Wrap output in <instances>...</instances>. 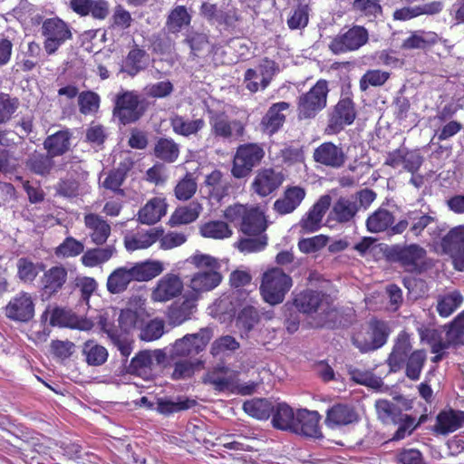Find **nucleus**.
<instances>
[{
    "mask_svg": "<svg viewBox=\"0 0 464 464\" xmlns=\"http://www.w3.org/2000/svg\"><path fill=\"white\" fill-rule=\"evenodd\" d=\"M197 404L195 400L178 398L177 401L160 399L157 403V411L164 415H169L180 411L188 410Z\"/></svg>",
    "mask_w": 464,
    "mask_h": 464,
    "instance_id": "obj_56",
    "label": "nucleus"
},
{
    "mask_svg": "<svg viewBox=\"0 0 464 464\" xmlns=\"http://www.w3.org/2000/svg\"><path fill=\"white\" fill-rule=\"evenodd\" d=\"M165 360L166 353L163 350L141 351L132 358L129 368L132 373L149 380L153 376L155 366L163 363Z\"/></svg>",
    "mask_w": 464,
    "mask_h": 464,
    "instance_id": "obj_14",
    "label": "nucleus"
},
{
    "mask_svg": "<svg viewBox=\"0 0 464 464\" xmlns=\"http://www.w3.org/2000/svg\"><path fill=\"white\" fill-rule=\"evenodd\" d=\"M390 332L388 323L372 319L369 323V329L366 334L354 335L353 343L362 353L374 351L386 343Z\"/></svg>",
    "mask_w": 464,
    "mask_h": 464,
    "instance_id": "obj_9",
    "label": "nucleus"
},
{
    "mask_svg": "<svg viewBox=\"0 0 464 464\" xmlns=\"http://www.w3.org/2000/svg\"><path fill=\"white\" fill-rule=\"evenodd\" d=\"M84 225L92 242L95 245L104 244L111 235V226L97 214L85 215Z\"/></svg>",
    "mask_w": 464,
    "mask_h": 464,
    "instance_id": "obj_32",
    "label": "nucleus"
},
{
    "mask_svg": "<svg viewBox=\"0 0 464 464\" xmlns=\"http://www.w3.org/2000/svg\"><path fill=\"white\" fill-rule=\"evenodd\" d=\"M313 159L324 167L337 169L344 165L347 156L342 147L327 141L314 149Z\"/></svg>",
    "mask_w": 464,
    "mask_h": 464,
    "instance_id": "obj_19",
    "label": "nucleus"
},
{
    "mask_svg": "<svg viewBox=\"0 0 464 464\" xmlns=\"http://www.w3.org/2000/svg\"><path fill=\"white\" fill-rule=\"evenodd\" d=\"M50 324L53 326L68 327L81 331H89L93 326L90 320L80 318L71 312L58 307L52 311Z\"/></svg>",
    "mask_w": 464,
    "mask_h": 464,
    "instance_id": "obj_29",
    "label": "nucleus"
},
{
    "mask_svg": "<svg viewBox=\"0 0 464 464\" xmlns=\"http://www.w3.org/2000/svg\"><path fill=\"white\" fill-rule=\"evenodd\" d=\"M244 411L257 420H267L273 411V404L266 399L255 398L243 404Z\"/></svg>",
    "mask_w": 464,
    "mask_h": 464,
    "instance_id": "obj_51",
    "label": "nucleus"
},
{
    "mask_svg": "<svg viewBox=\"0 0 464 464\" xmlns=\"http://www.w3.org/2000/svg\"><path fill=\"white\" fill-rule=\"evenodd\" d=\"M427 354L424 350H415L405 360V375L411 381H418L425 365Z\"/></svg>",
    "mask_w": 464,
    "mask_h": 464,
    "instance_id": "obj_50",
    "label": "nucleus"
},
{
    "mask_svg": "<svg viewBox=\"0 0 464 464\" xmlns=\"http://www.w3.org/2000/svg\"><path fill=\"white\" fill-rule=\"evenodd\" d=\"M184 284L180 276L174 273H167L161 276L151 291V300L165 303L181 295Z\"/></svg>",
    "mask_w": 464,
    "mask_h": 464,
    "instance_id": "obj_16",
    "label": "nucleus"
},
{
    "mask_svg": "<svg viewBox=\"0 0 464 464\" xmlns=\"http://www.w3.org/2000/svg\"><path fill=\"white\" fill-rule=\"evenodd\" d=\"M352 10L368 18H376L382 14L380 0H353Z\"/></svg>",
    "mask_w": 464,
    "mask_h": 464,
    "instance_id": "obj_63",
    "label": "nucleus"
},
{
    "mask_svg": "<svg viewBox=\"0 0 464 464\" xmlns=\"http://www.w3.org/2000/svg\"><path fill=\"white\" fill-rule=\"evenodd\" d=\"M206 381L218 391L229 390L235 384L236 374L229 368L221 365L209 371Z\"/></svg>",
    "mask_w": 464,
    "mask_h": 464,
    "instance_id": "obj_44",
    "label": "nucleus"
},
{
    "mask_svg": "<svg viewBox=\"0 0 464 464\" xmlns=\"http://www.w3.org/2000/svg\"><path fill=\"white\" fill-rule=\"evenodd\" d=\"M320 420L318 411L299 409L296 411L293 433L314 439L321 438L323 435L319 426Z\"/></svg>",
    "mask_w": 464,
    "mask_h": 464,
    "instance_id": "obj_21",
    "label": "nucleus"
},
{
    "mask_svg": "<svg viewBox=\"0 0 464 464\" xmlns=\"http://www.w3.org/2000/svg\"><path fill=\"white\" fill-rule=\"evenodd\" d=\"M53 157L48 152L42 153L34 150L31 153L26 161V168L33 173L40 176H47L54 166Z\"/></svg>",
    "mask_w": 464,
    "mask_h": 464,
    "instance_id": "obj_41",
    "label": "nucleus"
},
{
    "mask_svg": "<svg viewBox=\"0 0 464 464\" xmlns=\"http://www.w3.org/2000/svg\"><path fill=\"white\" fill-rule=\"evenodd\" d=\"M289 107L290 104L286 102L274 103L261 121L263 130L269 135L276 133L285 121L283 111H287Z\"/></svg>",
    "mask_w": 464,
    "mask_h": 464,
    "instance_id": "obj_35",
    "label": "nucleus"
},
{
    "mask_svg": "<svg viewBox=\"0 0 464 464\" xmlns=\"http://www.w3.org/2000/svg\"><path fill=\"white\" fill-rule=\"evenodd\" d=\"M440 40L439 35L431 31L418 30L406 38L401 44L405 50L426 49L437 44Z\"/></svg>",
    "mask_w": 464,
    "mask_h": 464,
    "instance_id": "obj_45",
    "label": "nucleus"
},
{
    "mask_svg": "<svg viewBox=\"0 0 464 464\" xmlns=\"http://www.w3.org/2000/svg\"><path fill=\"white\" fill-rule=\"evenodd\" d=\"M17 277L23 283H33L45 266L42 262H33L28 257H21L17 260Z\"/></svg>",
    "mask_w": 464,
    "mask_h": 464,
    "instance_id": "obj_49",
    "label": "nucleus"
},
{
    "mask_svg": "<svg viewBox=\"0 0 464 464\" xmlns=\"http://www.w3.org/2000/svg\"><path fill=\"white\" fill-rule=\"evenodd\" d=\"M266 221L264 212L257 208H250L241 222V231L246 235L265 234Z\"/></svg>",
    "mask_w": 464,
    "mask_h": 464,
    "instance_id": "obj_40",
    "label": "nucleus"
},
{
    "mask_svg": "<svg viewBox=\"0 0 464 464\" xmlns=\"http://www.w3.org/2000/svg\"><path fill=\"white\" fill-rule=\"evenodd\" d=\"M169 123L173 132L183 137L197 135L206 126L202 118L191 120L179 114L172 115Z\"/></svg>",
    "mask_w": 464,
    "mask_h": 464,
    "instance_id": "obj_36",
    "label": "nucleus"
},
{
    "mask_svg": "<svg viewBox=\"0 0 464 464\" xmlns=\"http://www.w3.org/2000/svg\"><path fill=\"white\" fill-rule=\"evenodd\" d=\"M356 118V109L351 93H343L330 114L328 128L337 133L351 125Z\"/></svg>",
    "mask_w": 464,
    "mask_h": 464,
    "instance_id": "obj_13",
    "label": "nucleus"
},
{
    "mask_svg": "<svg viewBox=\"0 0 464 464\" xmlns=\"http://www.w3.org/2000/svg\"><path fill=\"white\" fill-rule=\"evenodd\" d=\"M115 248L111 246L106 247H98L86 251L81 257L83 266L87 267H94L110 260Z\"/></svg>",
    "mask_w": 464,
    "mask_h": 464,
    "instance_id": "obj_54",
    "label": "nucleus"
},
{
    "mask_svg": "<svg viewBox=\"0 0 464 464\" xmlns=\"http://www.w3.org/2000/svg\"><path fill=\"white\" fill-rule=\"evenodd\" d=\"M145 111V106L138 94L125 92L118 95L113 114L122 124L138 121Z\"/></svg>",
    "mask_w": 464,
    "mask_h": 464,
    "instance_id": "obj_12",
    "label": "nucleus"
},
{
    "mask_svg": "<svg viewBox=\"0 0 464 464\" xmlns=\"http://www.w3.org/2000/svg\"><path fill=\"white\" fill-rule=\"evenodd\" d=\"M164 270L160 260H146L131 266H124L113 270L107 279V290L113 295L123 293L132 281H150Z\"/></svg>",
    "mask_w": 464,
    "mask_h": 464,
    "instance_id": "obj_1",
    "label": "nucleus"
},
{
    "mask_svg": "<svg viewBox=\"0 0 464 464\" xmlns=\"http://www.w3.org/2000/svg\"><path fill=\"white\" fill-rule=\"evenodd\" d=\"M441 10V5L437 2L425 4L417 6H406L393 12V19L406 21L420 14H434Z\"/></svg>",
    "mask_w": 464,
    "mask_h": 464,
    "instance_id": "obj_46",
    "label": "nucleus"
},
{
    "mask_svg": "<svg viewBox=\"0 0 464 464\" xmlns=\"http://www.w3.org/2000/svg\"><path fill=\"white\" fill-rule=\"evenodd\" d=\"M378 418L384 423L397 422L401 413L399 407L388 400H378L375 402Z\"/></svg>",
    "mask_w": 464,
    "mask_h": 464,
    "instance_id": "obj_64",
    "label": "nucleus"
},
{
    "mask_svg": "<svg viewBox=\"0 0 464 464\" xmlns=\"http://www.w3.org/2000/svg\"><path fill=\"white\" fill-rule=\"evenodd\" d=\"M411 348L410 334L401 332L395 339L392 353L387 359L391 372H396L403 367Z\"/></svg>",
    "mask_w": 464,
    "mask_h": 464,
    "instance_id": "obj_23",
    "label": "nucleus"
},
{
    "mask_svg": "<svg viewBox=\"0 0 464 464\" xmlns=\"http://www.w3.org/2000/svg\"><path fill=\"white\" fill-rule=\"evenodd\" d=\"M198 184L191 173H187L174 188L177 199L186 201L190 199L197 192Z\"/></svg>",
    "mask_w": 464,
    "mask_h": 464,
    "instance_id": "obj_60",
    "label": "nucleus"
},
{
    "mask_svg": "<svg viewBox=\"0 0 464 464\" xmlns=\"http://www.w3.org/2000/svg\"><path fill=\"white\" fill-rule=\"evenodd\" d=\"M209 124L211 131L216 137L228 141L237 140L245 132V126L240 121L229 120L225 113H212Z\"/></svg>",
    "mask_w": 464,
    "mask_h": 464,
    "instance_id": "obj_15",
    "label": "nucleus"
},
{
    "mask_svg": "<svg viewBox=\"0 0 464 464\" xmlns=\"http://www.w3.org/2000/svg\"><path fill=\"white\" fill-rule=\"evenodd\" d=\"M296 309L304 314H316V326L331 327L337 321L338 311L333 306L325 294L306 289L297 294L294 299Z\"/></svg>",
    "mask_w": 464,
    "mask_h": 464,
    "instance_id": "obj_2",
    "label": "nucleus"
},
{
    "mask_svg": "<svg viewBox=\"0 0 464 464\" xmlns=\"http://www.w3.org/2000/svg\"><path fill=\"white\" fill-rule=\"evenodd\" d=\"M408 222L410 223L408 234L414 237L422 236L424 230L427 229L430 238L437 240L446 230L445 225L439 221L436 211L430 209L429 211L422 209L408 211Z\"/></svg>",
    "mask_w": 464,
    "mask_h": 464,
    "instance_id": "obj_6",
    "label": "nucleus"
},
{
    "mask_svg": "<svg viewBox=\"0 0 464 464\" xmlns=\"http://www.w3.org/2000/svg\"><path fill=\"white\" fill-rule=\"evenodd\" d=\"M330 205L331 197L329 195L322 196L301 219L302 229L306 233L317 231L322 226L323 218Z\"/></svg>",
    "mask_w": 464,
    "mask_h": 464,
    "instance_id": "obj_22",
    "label": "nucleus"
},
{
    "mask_svg": "<svg viewBox=\"0 0 464 464\" xmlns=\"http://www.w3.org/2000/svg\"><path fill=\"white\" fill-rule=\"evenodd\" d=\"M360 416L355 407L347 403H337L326 411L325 425L329 428H340L358 423Z\"/></svg>",
    "mask_w": 464,
    "mask_h": 464,
    "instance_id": "obj_20",
    "label": "nucleus"
},
{
    "mask_svg": "<svg viewBox=\"0 0 464 464\" xmlns=\"http://www.w3.org/2000/svg\"><path fill=\"white\" fill-rule=\"evenodd\" d=\"M68 272L63 266H54L46 270L40 279L42 290L47 295L58 293L67 281Z\"/></svg>",
    "mask_w": 464,
    "mask_h": 464,
    "instance_id": "obj_30",
    "label": "nucleus"
},
{
    "mask_svg": "<svg viewBox=\"0 0 464 464\" xmlns=\"http://www.w3.org/2000/svg\"><path fill=\"white\" fill-rule=\"evenodd\" d=\"M84 245L82 242L72 237H67L56 248L55 255L58 257H74L83 253Z\"/></svg>",
    "mask_w": 464,
    "mask_h": 464,
    "instance_id": "obj_61",
    "label": "nucleus"
},
{
    "mask_svg": "<svg viewBox=\"0 0 464 464\" xmlns=\"http://www.w3.org/2000/svg\"><path fill=\"white\" fill-rule=\"evenodd\" d=\"M388 257L405 272L411 274H421L429 266L426 249L415 243L393 246Z\"/></svg>",
    "mask_w": 464,
    "mask_h": 464,
    "instance_id": "obj_3",
    "label": "nucleus"
},
{
    "mask_svg": "<svg viewBox=\"0 0 464 464\" xmlns=\"http://www.w3.org/2000/svg\"><path fill=\"white\" fill-rule=\"evenodd\" d=\"M394 222L392 212L384 208H378L371 214L366 220V227L371 233H380L387 230Z\"/></svg>",
    "mask_w": 464,
    "mask_h": 464,
    "instance_id": "obj_48",
    "label": "nucleus"
},
{
    "mask_svg": "<svg viewBox=\"0 0 464 464\" xmlns=\"http://www.w3.org/2000/svg\"><path fill=\"white\" fill-rule=\"evenodd\" d=\"M222 281V276L216 270H200L195 273L190 279L188 286L192 295L208 292L216 288Z\"/></svg>",
    "mask_w": 464,
    "mask_h": 464,
    "instance_id": "obj_33",
    "label": "nucleus"
},
{
    "mask_svg": "<svg viewBox=\"0 0 464 464\" xmlns=\"http://www.w3.org/2000/svg\"><path fill=\"white\" fill-rule=\"evenodd\" d=\"M264 156V149L256 143L240 145L234 155L231 174L236 179H243L249 176Z\"/></svg>",
    "mask_w": 464,
    "mask_h": 464,
    "instance_id": "obj_8",
    "label": "nucleus"
},
{
    "mask_svg": "<svg viewBox=\"0 0 464 464\" xmlns=\"http://www.w3.org/2000/svg\"><path fill=\"white\" fill-rule=\"evenodd\" d=\"M424 419L425 417L421 416L420 420L416 421L414 417L401 413L399 417H397L396 423L399 424V427L392 437V440H401L410 436Z\"/></svg>",
    "mask_w": 464,
    "mask_h": 464,
    "instance_id": "obj_59",
    "label": "nucleus"
},
{
    "mask_svg": "<svg viewBox=\"0 0 464 464\" xmlns=\"http://www.w3.org/2000/svg\"><path fill=\"white\" fill-rule=\"evenodd\" d=\"M464 298L459 291L454 290L438 298L437 312L442 317L450 316L460 306Z\"/></svg>",
    "mask_w": 464,
    "mask_h": 464,
    "instance_id": "obj_55",
    "label": "nucleus"
},
{
    "mask_svg": "<svg viewBox=\"0 0 464 464\" xmlns=\"http://www.w3.org/2000/svg\"><path fill=\"white\" fill-rule=\"evenodd\" d=\"M72 133L68 129H62L48 135L44 140V149L53 158L63 156L71 149Z\"/></svg>",
    "mask_w": 464,
    "mask_h": 464,
    "instance_id": "obj_31",
    "label": "nucleus"
},
{
    "mask_svg": "<svg viewBox=\"0 0 464 464\" xmlns=\"http://www.w3.org/2000/svg\"><path fill=\"white\" fill-rule=\"evenodd\" d=\"M154 154L158 159L172 163L179 158V144L170 138H160L155 144Z\"/></svg>",
    "mask_w": 464,
    "mask_h": 464,
    "instance_id": "obj_52",
    "label": "nucleus"
},
{
    "mask_svg": "<svg viewBox=\"0 0 464 464\" xmlns=\"http://www.w3.org/2000/svg\"><path fill=\"white\" fill-rule=\"evenodd\" d=\"M390 72L381 70H368L360 79L359 86L362 92H365L370 86H382L390 78Z\"/></svg>",
    "mask_w": 464,
    "mask_h": 464,
    "instance_id": "obj_62",
    "label": "nucleus"
},
{
    "mask_svg": "<svg viewBox=\"0 0 464 464\" xmlns=\"http://www.w3.org/2000/svg\"><path fill=\"white\" fill-rule=\"evenodd\" d=\"M284 177L272 169L260 170L252 184L254 191L261 197L268 196L283 183Z\"/></svg>",
    "mask_w": 464,
    "mask_h": 464,
    "instance_id": "obj_27",
    "label": "nucleus"
},
{
    "mask_svg": "<svg viewBox=\"0 0 464 464\" xmlns=\"http://www.w3.org/2000/svg\"><path fill=\"white\" fill-rule=\"evenodd\" d=\"M5 315L17 322H28L34 315V303L31 294L21 291L6 304Z\"/></svg>",
    "mask_w": 464,
    "mask_h": 464,
    "instance_id": "obj_17",
    "label": "nucleus"
},
{
    "mask_svg": "<svg viewBox=\"0 0 464 464\" xmlns=\"http://www.w3.org/2000/svg\"><path fill=\"white\" fill-rule=\"evenodd\" d=\"M292 286V278L279 268H273L263 275L260 291L264 300L270 304L283 302Z\"/></svg>",
    "mask_w": 464,
    "mask_h": 464,
    "instance_id": "obj_5",
    "label": "nucleus"
},
{
    "mask_svg": "<svg viewBox=\"0 0 464 464\" xmlns=\"http://www.w3.org/2000/svg\"><path fill=\"white\" fill-rule=\"evenodd\" d=\"M464 426V411L453 409L443 410L436 417L433 431L440 435H448Z\"/></svg>",
    "mask_w": 464,
    "mask_h": 464,
    "instance_id": "obj_25",
    "label": "nucleus"
},
{
    "mask_svg": "<svg viewBox=\"0 0 464 464\" xmlns=\"http://www.w3.org/2000/svg\"><path fill=\"white\" fill-rule=\"evenodd\" d=\"M212 337L209 328H201L196 334H188L176 340L171 348V357H193L201 353Z\"/></svg>",
    "mask_w": 464,
    "mask_h": 464,
    "instance_id": "obj_11",
    "label": "nucleus"
},
{
    "mask_svg": "<svg viewBox=\"0 0 464 464\" xmlns=\"http://www.w3.org/2000/svg\"><path fill=\"white\" fill-rule=\"evenodd\" d=\"M267 245V237L266 234H257L247 236L236 243L237 248L245 254L262 251Z\"/></svg>",
    "mask_w": 464,
    "mask_h": 464,
    "instance_id": "obj_58",
    "label": "nucleus"
},
{
    "mask_svg": "<svg viewBox=\"0 0 464 464\" xmlns=\"http://www.w3.org/2000/svg\"><path fill=\"white\" fill-rule=\"evenodd\" d=\"M147 317L143 307L126 308L121 311L119 315V325L123 332H130L132 329L140 328L143 325Z\"/></svg>",
    "mask_w": 464,
    "mask_h": 464,
    "instance_id": "obj_42",
    "label": "nucleus"
},
{
    "mask_svg": "<svg viewBox=\"0 0 464 464\" xmlns=\"http://www.w3.org/2000/svg\"><path fill=\"white\" fill-rule=\"evenodd\" d=\"M359 211L356 198L351 195L342 196L334 203L329 218L338 223H348L352 221Z\"/></svg>",
    "mask_w": 464,
    "mask_h": 464,
    "instance_id": "obj_26",
    "label": "nucleus"
},
{
    "mask_svg": "<svg viewBox=\"0 0 464 464\" xmlns=\"http://www.w3.org/2000/svg\"><path fill=\"white\" fill-rule=\"evenodd\" d=\"M272 425L275 429L293 432L296 411L295 412L285 402H279L273 405Z\"/></svg>",
    "mask_w": 464,
    "mask_h": 464,
    "instance_id": "obj_38",
    "label": "nucleus"
},
{
    "mask_svg": "<svg viewBox=\"0 0 464 464\" xmlns=\"http://www.w3.org/2000/svg\"><path fill=\"white\" fill-rule=\"evenodd\" d=\"M200 235L206 238L222 240L232 236L228 225L221 220H213L202 224L199 227Z\"/></svg>",
    "mask_w": 464,
    "mask_h": 464,
    "instance_id": "obj_53",
    "label": "nucleus"
},
{
    "mask_svg": "<svg viewBox=\"0 0 464 464\" xmlns=\"http://www.w3.org/2000/svg\"><path fill=\"white\" fill-rule=\"evenodd\" d=\"M163 229L151 227L147 230H139L124 237V246L128 251L146 249L157 242L162 236Z\"/></svg>",
    "mask_w": 464,
    "mask_h": 464,
    "instance_id": "obj_24",
    "label": "nucleus"
},
{
    "mask_svg": "<svg viewBox=\"0 0 464 464\" xmlns=\"http://www.w3.org/2000/svg\"><path fill=\"white\" fill-rule=\"evenodd\" d=\"M329 92L326 80L320 79L306 92L301 94L297 100V117L299 120L314 118L326 107Z\"/></svg>",
    "mask_w": 464,
    "mask_h": 464,
    "instance_id": "obj_4",
    "label": "nucleus"
},
{
    "mask_svg": "<svg viewBox=\"0 0 464 464\" xmlns=\"http://www.w3.org/2000/svg\"><path fill=\"white\" fill-rule=\"evenodd\" d=\"M167 205L164 199L153 198L140 209L138 219L142 224L152 225L157 223L165 214Z\"/></svg>",
    "mask_w": 464,
    "mask_h": 464,
    "instance_id": "obj_39",
    "label": "nucleus"
},
{
    "mask_svg": "<svg viewBox=\"0 0 464 464\" xmlns=\"http://www.w3.org/2000/svg\"><path fill=\"white\" fill-rule=\"evenodd\" d=\"M202 209L201 204L197 201L177 208L169 218V224L177 227L192 223L199 217Z\"/></svg>",
    "mask_w": 464,
    "mask_h": 464,
    "instance_id": "obj_43",
    "label": "nucleus"
},
{
    "mask_svg": "<svg viewBox=\"0 0 464 464\" xmlns=\"http://www.w3.org/2000/svg\"><path fill=\"white\" fill-rule=\"evenodd\" d=\"M192 16L184 5L173 7L166 19L165 30L169 34L178 35L190 25Z\"/></svg>",
    "mask_w": 464,
    "mask_h": 464,
    "instance_id": "obj_37",
    "label": "nucleus"
},
{
    "mask_svg": "<svg viewBox=\"0 0 464 464\" xmlns=\"http://www.w3.org/2000/svg\"><path fill=\"white\" fill-rule=\"evenodd\" d=\"M82 353L89 365H102L108 358L107 350L92 340L84 343Z\"/></svg>",
    "mask_w": 464,
    "mask_h": 464,
    "instance_id": "obj_57",
    "label": "nucleus"
},
{
    "mask_svg": "<svg viewBox=\"0 0 464 464\" xmlns=\"http://www.w3.org/2000/svg\"><path fill=\"white\" fill-rule=\"evenodd\" d=\"M197 296H185L181 303L175 302L168 309V319L170 324L178 326L190 319L197 309Z\"/></svg>",
    "mask_w": 464,
    "mask_h": 464,
    "instance_id": "obj_28",
    "label": "nucleus"
},
{
    "mask_svg": "<svg viewBox=\"0 0 464 464\" xmlns=\"http://www.w3.org/2000/svg\"><path fill=\"white\" fill-rule=\"evenodd\" d=\"M147 66V53L143 49L135 46L132 48L122 63L121 71L130 76L137 75Z\"/></svg>",
    "mask_w": 464,
    "mask_h": 464,
    "instance_id": "obj_47",
    "label": "nucleus"
},
{
    "mask_svg": "<svg viewBox=\"0 0 464 464\" xmlns=\"http://www.w3.org/2000/svg\"><path fill=\"white\" fill-rule=\"evenodd\" d=\"M41 33L44 37V48L49 55L55 53L60 46L72 36L69 25L57 17L44 20Z\"/></svg>",
    "mask_w": 464,
    "mask_h": 464,
    "instance_id": "obj_10",
    "label": "nucleus"
},
{
    "mask_svg": "<svg viewBox=\"0 0 464 464\" xmlns=\"http://www.w3.org/2000/svg\"><path fill=\"white\" fill-rule=\"evenodd\" d=\"M440 246L442 253L450 256L453 267L457 270L458 261L464 259V225L457 226L444 235Z\"/></svg>",
    "mask_w": 464,
    "mask_h": 464,
    "instance_id": "obj_18",
    "label": "nucleus"
},
{
    "mask_svg": "<svg viewBox=\"0 0 464 464\" xmlns=\"http://www.w3.org/2000/svg\"><path fill=\"white\" fill-rule=\"evenodd\" d=\"M305 197V190L298 186L285 189L284 195L274 203V209L280 215L292 213Z\"/></svg>",
    "mask_w": 464,
    "mask_h": 464,
    "instance_id": "obj_34",
    "label": "nucleus"
},
{
    "mask_svg": "<svg viewBox=\"0 0 464 464\" xmlns=\"http://www.w3.org/2000/svg\"><path fill=\"white\" fill-rule=\"evenodd\" d=\"M369 41V32L362 25L343 27L329 43V50L334 54L355 52Z\"/></svg>",
    "mask_w": 464,
    "mask_h": 464,
    "instance_id": "obj_7",
    "label": "nucleus"
}]
</instances>
